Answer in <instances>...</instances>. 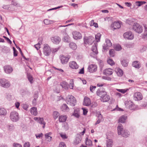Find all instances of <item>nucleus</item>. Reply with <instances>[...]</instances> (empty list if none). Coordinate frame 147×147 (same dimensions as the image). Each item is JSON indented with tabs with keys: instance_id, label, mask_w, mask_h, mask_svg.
<instances>
[{
	"instance_id": "nucleus-1",
	"label": "nucleus",
	"mask_w": 147,
	"mask_h": 147,
	"mask_svg": "<svg viewBox=\"0 0 147 147\" xmlns=\"http://www.w3.org/2000/svg\"><path fill=\"white\" fill-rule=\"evenodd\" d=\"M66 101L68 105L72 106H74L76 104V98L72 95H68L66 98Z\"/></svg>"
},
{
	"instance_id": "nucleus-2",
	"label": "nucleus",
	"mask_w": 147,
	"mask_h": 147,
	"mask_svg": "<svg viewBox=\"0 0 147 147\" xmlns=\"http://www.w3.org/2000/svg\"><path fill=\"white\" fill-rule=\"evenodd\" d=\"M10 118L13 122L18 121L19 119V114L17 112L15 111H12L10 114Z\"/></svg>"
},
{
	"instance_id": "nucleus-3",
	"label": "nucleus",
	"mask_w": 147,
	"mask_h": 147,
	"mask_svg": "<svg viewBox=\"0 0 147 147\" xmlns=\"http://www.w3.org/2000/svg\"><path fill=\"white\" fill-rule=\"evenodd\" d=\"M132 28L135 32L139 34L141 33L143 31L142 26L137 23L134 24Z\"/></svg>"
},
{
	"instance_id": "nucleus-4",
	"label": "nucleus",
	"mask_w": 147,
	"mask_h": 147,
	"mask_svg": "<svg viewBox=\"0 0 147 147\" xmlns=\"http://www.w3.org/2000/svg\"><path fill=\"white\" fill-rule=\"evenodd\" d=\"M0 85L3 88H8L10 86L11 84L9 81L5 79H0Z\"/></svg>"
},
{
	"instance_id": "nucleus-5",
	"label": "nucleus",
	"mask_w": 147,
	"mask_h": 147,
	"mask_svg": "<svg viewBox=\"0 0 147 147\" xmlns=\"http://www.w3.org/2000/svg\"><path fill=\"white\" fill-rule=\"evenodd\" d=\"M84 43L86 45H91L94 41V38L92 36H85L84 38Z\"/></svg>"
},
{
	"instance_id": "nucleus-6",
	"label": "nucleus",
	"mask_w": 147,
	"mask_h": 147,
	"mask_svg": "<svg viewBox=\"0 0 147 147\" xmlns=\"http://www.w3.org/2000/svg\"><path fill=\"white\" fill-rule=\"evenodd\" d=\"M85 129H84V130L82 132L80 133V134H77L76 139L74 141V143L75 144H77L81 142L82 138L80 134L82 135H84V134L85 133Z\"/></svg>"
},
{
	"instance_id": "nucleus-7",
	"label": "nucleus",
	"mask_w": 147,
	"mask_h": 147,
	"mask_svg": "<svg viewBox=\"0 0 147 147\" xmlns=\"http://www.w3.org/2000/svg\"><path fill=\"white\" fill-rule=\"evenodd\" d=\"M118 134L123 137H127L129 135V133L125 129H118Z\"/></svg>"
},
{
	"instance_id": "nucleus-8",
	"label": "nucleus",
	"mask_w": 147,
	"mask_h": 147,
	"mask_svg": "<svg viewBox=\"0 0 147 147\" xmlns=\"http://www.w3.org/2000/svg\"><path fill=\"white\" fill-rule=\"evenodd\" d=\"M51 50L50 47L48 45L45 46L43 48V52L45 55L49 56L50 54Z\"/></svg>"
},
{
	"instance_id": "nucleus-9",
	"label": "nucleus",
	"mask_w": 147,
	"mask_h": 147,
	"mask_svg": "<svg viewBox=\"0 0 147 147\" xmlns=\"http://www.w3.org/2000/svg\"><path fill=\"white\" fill-rule=\"evenodd\" d=\"M124 37L129 40H132L134 38V35L131 32H127L123 34Z\"/></svg>"
},
{
	"instance_id": "nucleus-10",
	"label": "nucleus",
	"mask_w": 147,
	"mask_h": 147,
	"mask_svg": "<svg viewBox=\"0 0 147 147\" xmlns=\"http://www.w3.org/2000/svg\"><path fill=\"white\" fill-rule=\"evenodd\" d=\"M34 120L37 121L38 123L41 125H42V127L43 128H44L45 126V123L44 121V119L43 118H40V117H35L34 118Z\"/></svg>"
},
{
	"instance_id": "nucleus-11",
	"label": "nucleus",
	"mask_w": 147,
	"mask_h": 147,
	"mask_svg": "<svg viewBox=\"0 0 147 147\" xmlns=\"http://www.w3.org/2000/svg\"><path fill=\"white\" fill-rule=\"evenodd\" d=\"M72 34L73 38L75 39H80L82 38V34L79 32L75 31Z\"/></svg>"
},
{
	"instance_id": "nucleus-12",
	"label": "nucleus",
	"mask_w": 147,
	"mask_h": 147,
	"mask_svg": "<svg viewBox=\"0 0 147 147\" xmlns=\"http://www.w3.org/2000/svg\"><path fill=\"white\" fill-rule=\"evenodd\" d=\"M103 92H106L105 90L103 88H100L98 89L96 92L97 95L99 96H100L101 98V97L103 96H105Z\"/></svg>"
},
{
	"instance_id": "nucleus-13",
	"label": "nucleus",
	"mask_w": 147,
	"mask_h": 147,
	"mask_svg": "<svg viewBox=\"0 0 147 147\" xmlns=\"http://www.w3.org/2000/svg\"><path fill=\"white\" fill-rule=\"evenodd\" d=\"M111 27L112 29L114 30L117 29L121 27V25L119 22H115L111 24Z\"/></svg>"
},
{
	"instance_id": "nucleus-14",
	"label": "nucleus",
	"mask_w": 147,
	"mask_h": 147,
	"mask_svg": "<svg viewBox=\"0 0 147 147\" xmlns=\"http://www.w3.org/2000/svg\"><path fill=\"white\" fill-rule=\"evenodd\" d=\"M134 99L135 100H141L142 98V95L140 92L135 93L134 95Z\"/></svg>"
},
{
	"instance_id": "nucleus-15",
	"label": "nucleus",
	"mask_w": 147,
	"mask_h": 147,
	"mask_svg": "<svg viewBox=\"0 0 147 147\" xmlns=\"http://www.w3.org/2000/svg\"><path fill=\"white\" fill-rule=\"evenodd\" d=\"M3 67L5 72L7 74H10L13 71V69L12 67L9 65L5 66Z\"/></svg>"
},
{
	"instance_id": "nucleus-16",
	"label": "nucleus",
	"mask_w": 147,
	"mask_h": 147,
	"mask_svg": "<svg viewBox=\"0 0 147 147\" xmlns=\"http://www.w3.org/2000/svg\"><path fill=\"white\" fill-rule=\"evenodd\" d=\"M88 70V71L90 73L95 71L97 70V66L95 65L91 64L89 66Z\"/></svg>"
},
{
	"instance_id": "nucleus-17",
	"label": "nucleus",
	"mask_w": 147,
	"mask_h": 147,
	"mask_svg": "<svg viewBox=\"0 0 147 147\" xmlns=\"http://www.w3.org/2000/svg\"><path fill=\"white\" fill-rule=\"evenodd\" d=\"M104 96L101 97V100L102 101L104 102H107L110 99V97L109 95L107 94V92H103Z\"/></svg>"
},
{
	"instance_id": "nucleus-18",
	"label": "nucleus",
	"mask_w": 147,
	"mask_h": 147,
	"mask_svg": "<svg viewBox=\"0 0 147 147\" xmlns=\"http://www.w3.org/2000/svg\"><path fill=\"white\" fill-rule=\"evenodd\" d=\"M51 40L54 43L58 44L60 42L61 39L59 37L56 36L51 38Z\"/></svg>"
},
{
	"instance_id": "nucleus-19",
	"label": "nucleus",
	"mask_w": 147,
	"mask_h": 147,
	"mask_svg": "<svg viewBox=\"0 0 147 147\" xmlns=\"http://www.w3.org/2000/svg\"><path fill=\"white\" fill-rule=\"evenodd\" d=\"M69 59V57L65 56H63L61 57V63L63 64H66L67 63Z\"/></svg>"
},
{
	"instance_id": "nucleus-20",
	"label": "nucleus",
	"mask_w": 147,
	"mask_h": 147,
	"mask_svg": "<svg viewBox=\"0 0 147 147\" xmlns=\"http://www.w3.org/2000/svg\"><path fill=\"white\" fill-rule=\"evenodd\" d=\"M91 101L89 98L85 97L83 102V105L86 106H88L91 104Z\"/></svg>"
},
{
	"instance_id": "nucleus-21",
	"label": "nucleus",
	"mask_w": 147,
	"mask_h": 147,
	"mask_svg": "<svg viewBox=\"0 0 147 147\" xmlns=\"http://www.w3.org/2000/svg\"><path fill=\"white\" fill-rule=\"evenodd\" d=\"M70 67L73 69H77L78 67V66L75 61L70 62L69 63Z\"/></svg>"
},
{
	"instance_id": "nucleus-22",
	"label": "nucleus",
	"mask_w": 147,
	"mask_h": 147,
	"mask_svg": "<svg viewBox=\"0 0 147 147\" xmlns=\"http://www.w3.org/2000/svg\"><path fill=\"white\" fill-rule=\"evenodd\" d=\"M113 69L111 68H108L105 69L103 73L105 75L110 76L113 74Z\"/></svg>"
},
{
	"instance_id": "nucleus-23",
	"label": "nucleus",
	"mask_w": 147,
	"mask_h": 147,
	"mask_svg": "<svg viewBox=\"0 0 147 147\" xmlns=\"http://www.w3.org/2000/svg\"><path fill=\"white\" fill-rule=\"evenodd\" d=\"M132 66L137 69H139L141 67L140 63L137 61H134L133 62Z\"/></svg>"
},
{
	"instance_id": "nucleus-24",
	"label": "nucleus",
	"mask_w": 147,
	"mask_h": 147,
	"mask_svg": "<svg viewBox=\"0 0 147 147\" xmlns=\"http://www.w3.org/2000/svg\"><path fill=\"white\" fill-rule=\"evenodd\" d=\"M60 85L65 90H68L69 88V85L68 83L65 82L63 81L60 83Z\"/></svg>"
},
{
	"instance_id": "nucleus-25",
	"label": "nucleus",
	"mask_w": 147,
	"mask_h": 147,
	"mask_svg": "<svg viewBox=\"0 0 147 147\" xmlns=\"http://www.w3.org/2000/svg\"><path fill=\"white\" fill-rule=\"evenodd\" d=\"M127 106L131 110H134L135 109V106L131 102H128Z\"/></svg>"
},
{
	"instance_id": "nucleus-26",
	"label": "nucleus",
	"mask_w": 147,
	"mask_h": 147,
	"mask_svg": "<svg viewBox=\"0 0 147 147\" xmlns=\"http://www.w3.org/2000/svg\"><path fill=\"white\" fill-rule=\"evenodd\" d=\"M92 51H93L92 53H90V55L92 56V54L94 53V55H96L98 54V52L96 45H94L92 47Z\"/></svg>"
},
{
	"instance_id": "nucleus-27",
	"label": "nucleus",
	"mask_w": 147,
	"mask_h": 147,
	"mask_svg": "<svg viewBox=\"0 0 147 147\" xmlns=\"http://www.w3.org/2000/svg\"><path fill=\"white\" fill-rule=\"evenodd\" d=\"M6 110L3 108H0V115L2 116H4L7 114Z\"/></svg>"
},
{
	"instance_id": "nucleus-28",
	"label": "nucleus",
	"mask_w": 147,
	"mask_h": 147,
	"mask_svg": "<svg viewBox=\"0 0 147 147\" xmlns=\"http://www.w3.org/2000/svg\"><path fill=\"white\" fill-rule=\"evenodd\" d=\"M30 112L32 115L35 116L37 114L36 108L35 107L32 108L30 109Z\"/></svg>"
},
{
	"instance_id": "nucleus-29",
	"label": "nucleus",
	"mask_w": 147,
	"mask_h": 147,
	"mask_svg": "<svg viewBox=\"0 0 147 147\" xmlns=\"http://www.w3.org/2000/svg\"><path fill=\"white\" fill-rule=\"evenodd\" d=\"M113 144V141L111 139L107 140V147H112Z\"/></svg>"
},
{
	"instance_id": "nucleus-30",
	"label": "nucleus",
	"mask_w": 147,
	"mask_h": 147,
	"mask_svg": "<svg viewBox=\"0 0 147 147\" xmlns=\"http://www.w3.org/2000/svg\"><path fill=\"white\" fill-rule=\"evenodd\" d=\"M79 110L78 109H76L74 110V113L72 115L77 118L80 117Z\"/></svg>"
},
{
	"instance_id": "nucleus-31",
	"label": "nucleus",
	"mask_w": 147,
	"mask_h": 147,
	"mask_svg": "<svg viewBox=\"0 0 147 147\" xmlns=\"http://www.w3.org/2000/svg\"><path fill=\"white\" fill-rule=\"evenodd\" d=\"M127 117L125 115H122L121 117L119 119V122L123 123L125 122Z\"/></svg>"
},
{
	"instance_id": "nucleus-32",
	"label": "nucleus",
	"mask_w": 147,
	"mask_h": 147,
	"mask_svg": "<svg viewBox=\"0 0 147 147\" xmlns=\"http://www.w3.org/2000/svg\"><path fill=\"white\" fill-rule=\"evenodd\" d=\"M67 118V117L65 115L60 116L59 117V121L60 122H64L66 121Z\"/></svg>"
},
{
	"instance_id": "nucleus-33",
	"label": "nucleus",
	"mask_w": 147,
	"mask_h": 147,
	"mask_svg": "<svg viewBox=\"0 0 147 147\" xmlns=\"http://www.w3.org/2000/svg\"><path fill=\"white\" fill-rule=\"evenodd\" d=\"M69 47L74 50H76L77 48L76 44L74 42H71L69 43Z\"/></svg>"
},
{
	"instance_id": "nucleus-34",
	"label": "nucleus",
	"mask_w": 147,
	"mask_h": 147,
	"mask_svg": "<svg viewBox=\"0 0 147 147\" xmlns=\"http://www.w3.org/2000/svg\"><path fill=\"white\" fill-rule=\"evenodd\" d=\"M121 62L123 67H126L128 65V62L127 60L123 59L121 61Z\"/></svg>"
},
{
	"instance_id": "nucleus-35",
	"label": "nucleus",
	"mask_w": 147,
	"mask_h": 147,
	"mask_svg": "<svg viewBox=\"0 0 147 147\" xmlns=\"http://www.w3.org/2000/svg\"><path fill=\"white\" fill-rule=\"evenodd\" d=\"M51 134V133L49 132V133L46 134L45 135V138L46 139H47L48 141L49 142H50L51 140L52 137H51L50 136V135Z\"/></svg>"
},
{
	"instance_id": "nucleus-36",
	"label": "nucleus",
	"mask_w": 147,
	"mask_h": 147,
	"mask_svg": "<svg viewBox=\"0 0 147 147\" xmlns=\"http://www.w3.org/2000/svg\"><path fill=\"white\" fill-rule=\"evenodd\" d=\"M101 36V35L99 33H97V34L95 35V38L96 42H98L100 41Z\"/></svg>"
},
{
	"instance_id": "nucleus-37",
	"label": "nucleus",
	"mask_w": 147,
	"mask_h": 147,
	"mask_svg": "<svg viewBox=\"0 0 147 147\" xmlns=\"http://www.w3.org/2000/svg\"><path fill=\"white\" fill-rule=\"evenodd\" d=\"M123 74V70L119 68L118 69V72H117V75L119 76H122Z\"/></svg>"
},
{
	"instance_id": "nucleus-38",
	"label": "nucleus",
	"mask_w": 147,
	"mask_h": 147,
	"mask_svg": "<svg viewBox=\"0 0 147 147\" xmlns=\"http://www.w3.org/2000/svg\"><path fill=\"white\" fill-rule=\"evenodd\" d=\"M145 3L146 2L144 1H138L136 2V4L137 6H140Z\"/></svg>"
},
{
	"instance_id": "nucleus-39",
	"label": "nucleus",
	"mask_w": 147,
	"mask_h": 147,
	"mask_svg": "<svg viewBox=\"0 0 147 147\" xmlns=\"http://www.w3.org/2000/svg\"><path fill=\"white\" fill-rule=\"evenodd\" d=\"M59 115V113L57 111H54L53 113V117L54 119H56Z\"/></svg>"
},
{
	"instance_id": "nucleus-40",
	"label": "nucleus",
	"mask_w": 147,
	"mask_h": 147,
	"mask_svg": "<svg viewBox=\"0 0 147 147\" xmlns=\"http://www.w3.org/2000/svg\"><path fill=\"white\" fill-rule=\"evenodd\" d=\"M107 47H110L112 46V43H111L110 40L108 39H106L105 40V43Z\"/></svg>"
},
{
	"instance_id": "nucleus-41",
	"label": "nucleus",
	"mask_w": 147,
	"mask_h": 147,
	"mask_svg": "<svg viewBox=\"0 0 147 147\" xmlns=\"http://www.w3.org/2000/svg\"><path fill=\"white\" fill-rule=\"evenodd\" d=\"M86 144L87 145L92 146V141L90 139H88L87 138H86Z\"/></svg>"
},
{
	"instance_id": "nucleus-42",
	"label": "nucleus",
	"mask_w": 147,
	"mask_h": 147,
	"mask_svg": "<svg viewBox=\"0 0 147 147\" xmlns=\"http://www.w3.org/2000/svg\"><path fill=\"white\" fill-rule=\"evenodd\" d=\"M115 51L113 49H111L110 50L109 53L111 57H113L115 55Z\"/></svg>"
},
{
	"instance_id": "nucleus-43",
	"label": "nucleus",
	"mask_w": 147,
	"mask_h": 147,
	"mask_svg": "<svg viewBox=\"0 0 147 147\" xmlns=\"http://www.w3.org/2000/svg\"><path fill=\"white\" fill-rule=\"evenodd\" d=\"M63 39L64 41L68 42L69 40V37L68 36H64Z\"/></svg>"
},
{
	"instance_id": "nucleus-44",
	"label": "nucleus",
	"mask_w": 147,
	"mask_h": 147,
	"mask_svg": "<svg viewBox=\"0 0 147 147\" xmlns=\"http://www.w3.org/2000/svg\"><path fill=\"white\" fill-rule=\"evenodd\" d=\"M98 115L99 118L97 120L96 123H95V124H98L100 122V119L102 118V115L100 113Z\"/></svg>"
},
{
	"instance_id": "nucleus-45",
	"label": "nucleus",
	"mask_w": 147,
	"mask_h": 147,
	"mask_svg": "<svg viewBox=\"0 0 147 147\" xmlns=\"http://www.w3.org/2000/svg\"><path fill=\"white\" fill-rule=\"evenodd\" d=\"M28 78L31 84L32 83V81L33 80V78L32 76L30 74L28 75Z\"/></svg>"
},
{
	"instance_id": "nucleus-46",
	"label": "nucleus",
	"mask_w": 147,
	"mask_h": 147,
	"mask_svg": "<svg viewBox=\"0 0 147 147\" xmlns=\"http://www.w3.org/2000/svg\"><path fill=\"white\" fill-rule=\"evenodd\" d=\"M107 62L108 64L111 65H113L115 64L114 61L112 59H108L107 61Z\"/></svg>"
},
{
	"instance_id": "nucleus-47",
	"label": "nucleus",
	"mask_w": 147,
	"mask_h": 147,
	"mask_svg": "<svg viewBox=\"0 0 147 147\" xmlns=\"http://www.w3.org/2000/svg\"><path fill=\"white\" fill-rule=\"evenodd\" d=\"M11 5H4L2 7V8L5 9H7L8 10H10V6H11Z\"/></svg>"
},
{
	"instance_id": "nucleus-48",
	"label": "nucleus",
	"mask_w": 147,
	"mask_h": 147,
	"mask_svg": "<svg viewBox=\"0 0 147 147\" xmlns=\"http://www.w3.org/2000/svg\"><path fill=\"white\" fill-rule=\"evenodd\" d=\"M13 56L14 57H16L18 55V52L14 47H13Z\"/></svg>"
},
{
	"instance_id": "nucleus-49",
	"label": "nucleus",
	"mask_w": 147,
	"mask_h": 147,
	"mask_svg": "<svg viewBox=\"0 0 147 147\" xmlns=\"http://www.w3.org/2000/svg\"><path fill=\"white\" fill-rule=\"evenodd\" d=\"M62 107L67 111H69V109L67 105L65 104H63L62 106Z\"/></svg>"
},
{
	"instance_id": "nucleus-50",
	"label": "nucleus",
	"mask_w": 147,
	"mask_h": 147,
	"mask_svg": "<svg viewBox=\"0 0 147 147\" xmlns=\"http://www.w3.org/2000/svg\"><path fill=\"white\" fill-rule=\"evenodd\" d=\"M115 49L116 50L119 51L121 49V48L120 45H117L115 47Z\"/></svg>"
},
{
	"instance_id": "nucleus-51",
	"label": "nucleus",
	"mask_w": 147,
	"mask_h": 147,
	"mask_svg": "<svg viewBox=\"0 0 147 147\" xmlns=\"http://www.w3.org/2000/svg\"><path fill=\"white\" fill-rule=\"evenodd\" d=\"M59 134L61 137L63 139H66L67 138V137L65 133H59Z\"/></svg>"
},
{
	"instance_id": "nucleus-52",
	"label": "nucleus",
	"mask_w": 147,
	"mask_h": 147,
	"mask_svg": "<svg viewBox=\"0 0 147 147\" xmlns=\"http://www.w3.org/2000/svg\"><path fill=\"white\" fill-rule=\"evenodd\" d=\"M115 110H117V111H123V110L121 108H119L118 107V105H117L116 107L113 110V111H115Z\"/></svg>"
},
{
	"instance_id": "nucleus-53",
	"label": "nucleus",
	"mask_w": 147,
	"mask_h": 147,
	"mask_svg": "<svg viewBox=\"0 0 147 147\" xmlns=\"http://www.w3.org/2000/svg\"><path fill=\"white\" fill-rule=\"evenodd\" d=\"M13 145L14 147H22V146L21 144L16 143H14Z\"/></svg>"
},
{
	"instance_id": "nucleus-54",
	"label": "nucleus",
	"mask_w": 147,
	"mask_h": 147,
	"mask_svg": "<svg viewBox=\"0 0 147 147\" xmlns=\"http://www.w3.org/2000/svg\"><path fill=\"white\" fill-rule=\"evenodd\" d=\"M147 49V47L146 46H143L141 49L140 51L141 52H143L145 51Z\"/></svg>"
},
{
	"instance_id": "nucleus-55",
	"label": "nucleus",
	"mask_w": 147,
	"mask_h": 147,
	"mask_svg": "<svg viewBox=\"0 0 147 147\" xmlns=\"http://www.w3.org/2000/svg\"><path fill=\"white\" fill-rule=\"evenodd\" d=\"M98 105L97 103L96 102H94L90 106L91 108H94L98 106Z\"/></svg>"
},
{
	"instance_id": "nucleus-56",
	"label": "nucleus",
	"mask_w": 147,
	"mask_h": 147,
	"mask_svg": "<svg viewBox=\"0 0 147 147\" xmlns=\"http://www.w3.org/2000/svg\"><path fill=\"white\" fill-rule=\"evenodd\" d=\"M117 90L119 92H120L123 93H125L127 91V90L125 89H117Z\"/></svg>"
},
{
	"instance_id": "nucleus-57",
	"label": "nucleus",
	"mask_w": 147,
	"mask_h": 147,
	"mask_svg": "<svg viewBox=\"0 0 147 147\" xmlns=\"http://www.w3.org/2000/svg\"><path fill=\"white\" fill-rule=\"evenodd\" d=\"M43 136V134L42 133L35 134V136H36V138H42Z\"/></svg>"
},
{
	"instance_id": "nucleus-58",
	"label": "nucleus",
	"mask_w": 147,
	"mask_h": 147,
	"mask_svg": "<svg viewBox=\"0 0 147 147\" xmlns=\"http://www.w3.org/2000/svg\"><path fill=\"white\" fill-rule=\"evenodd\" d=\"M6 98L8 100H10L11 99V98H12V96L10 94H7L6 95Z\"/></svg>"
},
{
	"instance_id": "nucleus-59",
	"label": "nucleus",
	"mask_w": 147,
	"mask_h": 147,
	"mask_svg": "<svg viewBox=\"0 0 147 147\" xmlns=\"http://www.w3.org/2000/svg\"><path fill=\"white\" fill-rule=\"evenodd\" d=\"M34 47L37 50H38L40 48V44L39 43H38L35 45Z\"/></svg>"
},
{
	"instance_id": "nucleus-60",
	"label": "nucleus",
	"mask_w": 147,
	"mask_h": 147,
	"mask_svg": "<svg viewBox=\"0 0 147 147\" xmlns=\"http://www.w3.org/2000/svg\"><path fill=\"white\" fill-rule=\"evenodd\" d=\"M3 38H4L8 42H9V43H10V44H11L12 43V42L11 41V40H10V39L8 38L6 36H3Z\"/></svg>"
},
{
	"instance_id": "nucleus-61",
	"label": "nucleus",
	"mask_w": 147,
	"mask_h": 147,
	"mask_svg": "<svg viewBox=\"0 0 147 147\" xmlns=\"http://www.w3.org/2000/svg\"><path fill=\"white\" fill-rule=\"evenodd\" d=\"M59 147H66V146L64 143L61 142L60 143Z\"/></svg>"
},
{
	"instance_id": "nucleus-62",
	"label": "nucleus",
	"mask_w": 147,
	"mask_h": 147,
	"mask_svg": "<svg viewBox=\"0 0 147 147\" xmlns=\"http://www.w3.org/2000/svg\"><path fill=\"white\" fill-rule=\"evenodd\" d=\"M30 144L28 142H27L24 143V147H30Z\"/></svg>"
},
{
	"instance_id": "nucleus-63",
	"label": "nucleus",
	"mask_w": 147,
	"mask_h": 147,
	"mask_svg": "<svg viewBox=\"0 0 147 147\" xmlns=\"http://www.w3.org/2000/svg\"><path fill=\"white\" fill-rule=\"evenodd\" d=\"M82 109L83 110V114L84 115H86L88 112L87 110L84 108H82Z\"/></svg>"
},
{
	"instance_id": "nucleus-64",
	"label": "nucleus",
	"mask_w": 147,
	"mask_h": 147,
	"mask_svg": "<svg viewBox=\"0 0 147 147\" xmlns=\"http://www.w3.org/2000/svg\"><path fill=\"white\" fill-rule=\"evenodd\" d=\"M98 64L100 67H102L103 65V61L101 60H100L99 61Z\"/></svg>"
}]
</instances>
